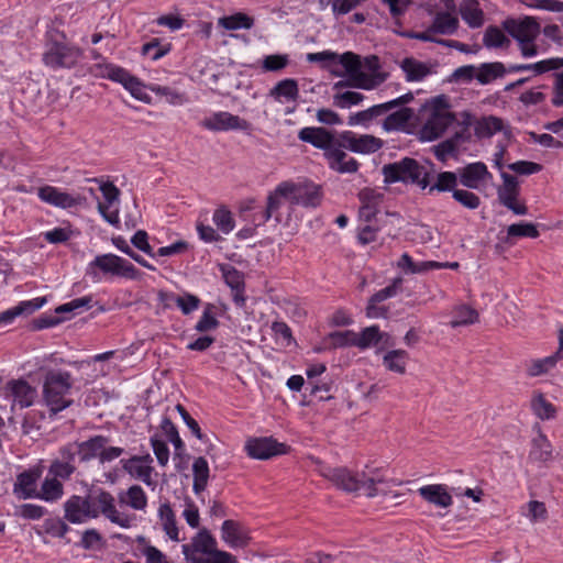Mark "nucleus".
<instances>
[{
	"label": "nucleus",
	"instance_id": "nucleus-1",
	"mask_svg": "<svg viewBox=\"0 0 563 563\" xmlns=\"http://www.w3.org/2000/svg\"><path fill=\"white\" fill-rule=\"evenodd\" d=\"M102 515L111 523L130 529L135 516L120 511L114 496L104 489H98L93 496L71 495L64 503V518L73 525H82Z\"/></svg>",
	"mask_w": 563,
	"mask_h": 563
},
{
	"label": "nucleus",
	"instance_id": "nucleus-2",
	"mask_svg": "<svg viewBox=\"0 0 563 563\" xmlns=\"http://www.w3.org/2000/svg\"><path fill=\"white\" fill-rule=\"evenodd\" d=\"M298 139L312 146L322 150L329 167L341 174L356 173L358 163L340 148V135L338 137L324 128L307 126L298 132Z\"/></svg>",
	"mask_w": 563,
	"mask_h": 563
},
{
	"label": "nucleus",
	"instance_id": "nucleus-3",
	"mask_svg": "<svg viewBox=\"0 0 563 563\" xmlns=\"http://www.w3.org/2000/svg\"><path fill=\"white\" fill-rule=\"evenodd\" d=\"M323 475L336 487L366 497H375L384 493L378 486L386 483L380 470L369 466H366V470L361 474L353 473L346 467H335L329 468Z\"/></svg>",
	"mask_w": 563,
	"mask_h": 563
},
{
	"label": "nucleus",
	"instance_id": "nucleus-4",
	"mask_svg": "<svg viewBox=\"0 0 563 563\" xmlns=\"http://www.w3.org/2000/svg\"><path fill=\"white\" fill-rule=\"evenodd\" d=\"M73 383L71 374L66 371L51 369L45 374L43 399L52 413L56 415L71 406L69 395Z\"/></svg>",
	"mask_w": 563,
	"mask_h": 563
},
{
	"label": "nucleus",
	"instance_id": "nucleus-5",
	"mask_svg": "<svg viewBox=\"0 0 563 563\" xmlns=\"http://www.w3.org/2000/svg\"><path fill=\"white\" fill-rule=\"evenodd\" d=\"M382 173L386 184H411L419 186L421 189H426L430 185V172L411 157L384 165Z\"/></svg>",
	"mask_w": 563,
	"mask_h": 563
},
{
	"label": "nucleus",
	"instance_id": "nucleus-6",
	"mask_svg": "<svg viewBox=\"0 0 563 563\" xmlns=\"http://www.w3.org/2000/svg\"><path fill=\"white\" fill-rule=\"evenodd\" d=\"M98 271L104 275L128 279H139L141 276L139 269L131 262L112 253L98 255L88 264L87 275L91 276L93 280L100 279Z\"/></svg>",
	"mask_w": 563,
	"mask_h": 563
},
{
	"label": "nucleus",
	"instance_id": "nucleus-7",
	"mask_svg": "<svg viewBox=\"0 0 563 563\" xmlns=\"http://www.w3.org/2000/svg\"><path fill=\"white\" fill-rule=\"evenodd\" d=\"M504 27L518 42L523 57L538 54L534 41L540 33V24L534 18L508 19L504 22Z\"/></svg>",
	"mask_w": 563,
	"mask_h": 563
},
{
	"label": "nucleus",
	"instance_id": "nucleus-8",
	"mask_svg": "<svg viewBox=\"0 0 563 563\" xmlns=\"http://www.w3.org/2000/svg\"><path fill=\"white\" fill-rule=\"evenodd\" d=\"M336 60L345 68L350 81L340 80L335 82L333 86L334 90H340L346 86L372 90L384 82V77L375 76L369 78L368 76L363 75L362 60L358 55L352 52H345L339 55Z\"/></svg>",
	"mask_w": 563,
	"mask_h": 563
},
{
	"label": "nucleus",
	"instance_id": "nucleus-9",
	"mask_svg": "<svg viewBox=\"0 0 563 563\" xmlns=\"http://www.w3.org/2000/svg\"><path fill=\"white\" fill-rule=\"evenodd\" d=\"M278 192L283 194L291 205L305 208L318 207L323 196L321 186L309 180L282 181L278 185Z\"/></svg>",
	"mask_w": 563,
	"mask_h": 563
},
{
	"label": "nucleus",
	"instance_id": "nucleus-10",
	"mask_svg": "<svg viewBox=\"0 0 563 563\" xmlns=\"http://www.w3.org/2000/svg\"><path fill=\"white\" fill-rule=\"evenodd\" d=\"M455 121V115L449 110V104L443 96L437 97L433 108L420 130L423 141H434L442 136L450 125Z\"/></svg>",
	"mask_w": 563,
	"mask_h": 563
},
{
	"label": "nucleus",
	"instance_id": "nucleus-11",
	"mask_svg": "<svg viewBox=\"0 0 563 563\" xmlns=\"http://www.w3.org/2000/svg\"><path fill=\"white\" fill-rule=\"evenodd\" d=\"M82 57V49L66 42L51 41L43 54V63L53 69L73 68Z\"/></svg>",
	"mask_w": 563,
	"mask_h": 563
},
{
	"label": "nucleus",
	"instance_id": "nucleus-12",
	"mask_svg": "<svg viewBox=\"0 0 563 563\" xmlns=\"http://www.w3.org/2000/svg\"><path fill=\"white\" fill-rule=\"evenodd\" d=\"M183 554L189 563H198L213 551H217V541L207 529L200 530L190 543L181 547Z\"/></svg>",
	"mask_w": 563,
	"mask_h": 563
},
{
	"label": "nucleus",
	"instance_id": "nucleus-13",
	"mask_svg": "<svg viewBox=\"0 0 563 563\" xmlns=\"http://www.w3.org/2000/svg\"><path fill=\"white\" fill-rule=\"evenodd\" d=\"M501 178L504 184L497 189L498 201L515 214H527V206L518 201L520 189L517 178L507 173H501Z\"/></svg>",
	"mask_w": 563,
	"mask_h": 563
},
{
	"label": "nucleus",
	"instance_id": "nucleus-14",
	"mask_svg": "<svg viewBox=\"0 0 563 563\" xmlns=\"http://www.w3.org/2000/svg\"><path fill=\"white\" fill-rule=\"evenodd\" d=\"M383 141L374 135H356L352 131H343L340 134V148H346L354 153L371 154L383 147Z\"/></svg>",
	"mask_w": 563,
	"mask_h": 563
},
{
	"label": "nucleus",
	"instance_id": "nucleus-15",
	"mask_svg": "<svg viewBox=\"0 0 563 563\" xmlns=\"http://www.w3.org/2000/svg\"><path fill=\"white\" fill-rule=\"evenodd\" d=\"M201 126L213 132L241 130L245 131L250 128V123L227 111H219L212 113L210 117L201 121Z\"/></svg>",
	"mask_w": 563,
	"mask_h": 563
},
{
	"label": "nucleus",
	"instance_id": "nucleus-16",
	"mask_svg": "<svg viewBox=\"0 0 563 563\" xmlns=\"http://www.w3.org/2000/svg\"><path fill=\"white\" fill-rule=\"evenodd\" d=\"M245 450L253 459L267 460L275 455L285 454L287 452V445L277 442L272 437H264L247 440Z\"/></svg>",
	"mask_w": 563,
	"mask_h": 563
},
{
	"label": "nucleus",
	"instance_id": "nucleus-17",
	"mask_svg": "<svg viewBox=\"0 0 563 563\" xmlns=\"http://www.w3.org/2000/svg\"><path fill=\"white\" fill-rule=\"evenodd\" d=\"M37 196L43 202L62 209L73 208L85 201V198L79 195L74 196L49 185L40 187Z\"/></svg>",
	"mask_w": 563,
	"mask_h": 563
},
{
	"label": "nucleus",
	"instance_id": "nucleus-18",
	"mask_svg": "<svg viewBox=\"0 0 563 563\" xmlns=\"http://www.w3.org/2000/svg\"><path fill=\"white\" fill-rule=\"evenodd\" d=\"M459 181L466 188L478 189L493 178L487 166L482 162L470 163L457 170Z\"/></svg>",
	"mask_w": 563,
	"mask_h": 563
},
{
	"label": "nucleus",
	"instance_id": "nucleus-19",
	"mask_svg": "<svg viewBox=\"0 0 563 563\" xmlns=\"http://www.w3.org/2000/svg\"><path fill=\"white\" fill-rule=\"evenodd\" d=\"M361 207L358 218L361 221L369 223L379 211L384 201V194L372 188H364L358 194Z\"/></svg>",
	"mask_w": 563,
	"mask_h": 563
},
{
	"label": "nucleus",
	"instance_id": "nucleus-20",
	"mask_svg": "<svg viewBox=\"0 0 563 563\" xmlns=\"http://www.w3.org/2000/svg\"><path fill=\"white\" fill-rule=\"evenodd\" d=\"M122 467L132 477L142 481L143 483L152 484V472L153 467L151 463L153 459L150 454L143 456H132L129 460H122Z\"/></svg>",
	"mask_w": 563,
	"mask_h": 563
},
{
	"label": "nucleus",
	"instance_id": "nucleus-21",
	"mask_svg": "<svg viewBox=\"0 0 563 563\" xmlns=\"http://www.w3.org/2000/svg\"><path fill=\"white\" fill-rule=\"evenodd\" d=\"M8 396L13 398V404L21 408L30 407L36 398V389L23 379L11 380L7 384Z\"/></svg>",
	"mask_w": 563,
	"mask_h": 563
},
{
	"label": "nucleus",
	"instance_id": "nucleus-22",
	"mask_svg": "<svg viewBox=\"0 0 563 563\" xmlns=\"http://www.w3.org/2000/svg\"><path fill=\"white\" fill-rule=\"evenodd\" d=\"M537 430V435L531 440L528 457L533 463L545 464L553 460V446L539 426Z\"/></svg>",
	"mask_w": 563,
	"mask_h": 563
},
{
	"label": "nucleus",
	"instance_id": "nucleus-23",
	"mask_svg": "<svg viewBox=\"0 0 563 563\" xmlns=\"http://www.w3.org/2000/svg\"><path fill=\"white\" fill-rule=\"evenodd\" d=\"M45 298H34L21 301L18 306L0 312V327L11 324L20 316H29L38 310L45 303Z\"/></svg>",
	"mask_w": 563,
	"mask_h": 563
},
{
	"label": "nucleus",
	"instance_id": "nucleus-24",
	"mask_svg": "<svg viewBox=\"0 0 563 563\" xmlns=\"http://www.w3.org/2000/svg\"><path fill=\"white\" fill-rule=\"evenodd\" d=\"M221 538L231 548H244L250 541L247 531L234 520H225L222 523Z\"/></svg>",
	"mask_w": 563,
	"mask_h": 563
},
{
	"label": "nucleus",
	"instance_id": "nucleus-25",
	"mask_svg": "<svg viewBox=\"0 0 563 563\" xmlns=\"http://www.w3.org/2000/svg\"><path fill=\"white\" fill-rule=\"evenodd\" d=\"M109 443V438L96 434L82 442H76L79 451V461L82 463L98 459L100 461L101 449Z\"/></svg>",
	"mask_w": 563,
	"mask_h": 563
},
{
	"label": "nucleus",
	"instance_id": "nucleus-26",
	"mask_svg": "<svg viewBox=\"0 0 563 563\" xmlns=\"http://www.w3.org/2000/svg\"><path fill=\"white\" fill-rule=\"evenodd\" d=\"M418 492L426 501L437 507L448 508L453 503V498L446 487L441 484L426 485L420 487Z\"/></svg>",
	"mask_w": 563,
	"mask_h": 563
},
{
	"label": "nucleus",
	"instance_id": "nucleus-27",
	"mask_svg": "<svg viewBox=\"0 0 563 563\" xmlns=\"http://www.w3.org/2000/svg\"><path fill=\"white\" fill-rule=\"evenodd\" d=\"M396 266L405 274L415 275L424 274L432 269H441L442 265L437 261L415 262L408 253H404L397 261Z\"/></svg>",
	"mask_w": 563,
	"mask_h": 563
},
{
	"label": "nucleus",
	"instance_id": "nucleus-28",
	"mask_svg": "<svg viewBox=\"0 0 563 563\" xmlns=\"http://www.w3.org/2000/svg\"><path fill=\"white\" fill-rule=\"evenodd\" d=\"M400 68L405 73L407 81H421L431 74L429 64L413 57L404 58L400 63Z\"/></svg>",
	"mask_w": 563,
	"mask_h": 563
},
{
	"label": "nucleus",
	"instance_id": "nucleus-29",
	"mask_svg": "<svg viewBox=\"0 0 563 563\" xmlns=\"http://www.w3.org/2000/svg\"><path fill=\"white\" fill-rule=\"evenodd\" d=\"M460 14L471 27H479L484 23V13L476 0H463L460 4Z\"/></svg>",
	"mask_w": 563,
	"mask_h": 563
},
{
	"label": "nucleus",
	"instance_id": "nucleus-30",
	"mask_svg": "<svg viewBox=\"0 0 563 563\" xmlns=\"http://www.w3.org/2000/svg\"><path fill=\"white\" fill-rule=\"evenodd\" d=\"M158 518L165 533L173 541H179V531L177 527L176 517L169 503L161 504L158 508Z\"/></svg>",
	"mask_w": 563,
	"mask_h": 563
},
{
	"label": "nucleus",
	"instance_id": "nucleus-31",
	"mask_svg": "<svg viewBox=\"0 0 563 563\" xmlns=\"http://www.w3.org/2000/svg\"><path fill=\"white\" fill-rule=\"evenodd\" d=\"M36 475L32 472H23L18 475L13 492L20 499L36 497Z\"/></svg>",
	"mask_w": 563,
	"mask_h": 563
},
{
	"label": "nucleus",
	"instance_id": "nucleus-32",
	"mask_svg": "<svg viewBox=\"0 0 563 563\" xmlns=\"http://www.w3.org/2000/svg\"><path fill=\"white\" fill-rule=\"evenodd\" d=\"M119 501L134 510H144L147 506V496L139 485H132L126 492L119 494Z\"/></svg>",
	"mask_w": 563,
	"mask_h": 563
},
{
	"label": "nucleus",
	"instance_id": "nucleus-33",
	"mask_svg": "<svg viewBox=\"0 0 563 563\" xmlns=\"http://www.w3.org/2000/svg\"><path fill=\"white\" fill-rule=\"evenodd\" d=\"M209 464L202 456L197 457L192 463L194 483L192 490L196 495H200L208 485Z\"/></svg>",
	"mask_w": 563,
	"mask_h": 563
},
{
	"label": "nucleus",
	"instance_id": "nucleus-34",
	"mask_svg": "<svg viewBox=\"0 0 563 563\" xmlns=\"http://www.w3.org/2000/svg\"><path fill=\"white\" fill-rule=\"evenodd\" d=\"M476 79L482 85H487L493 80L504 77L508 71L500 62L483 63L476 67Z\"/></svg>",
	"mask_w": 563,
	"mask_h": 563
},
{
	"label": "nucleus",
	"instance_id": "nucleus-35",
	"mask_svg": "<svg viewBox=\"0 0 563 563\" xmlns=\"http://www.w3.org/2000/svg\"><path fill=\"white\" fill-rule=\"evenodd\" d=\"M459 20L450 12H438L431 24V31L441 35H452L457 31Z\"/></svg>",
	"mask_w": 563,
	"mask_h": 563
},
{
	"label": "nucleus",
	"instance_id": "nucleus-36",
	"mask_svg": "<svg viewBox=\"0 0 563 563\" xmlns=\"http://www.w3.org/2000/svg\"><path fill=\"white\" fill-rule=\"evenodd\" d=\"M269 95L277 100L285 98L287 101H296L299 96L298 84L291 78L283 79L271 89Z\"/></svg>",
	"mask_w": 563,
	"mask_h": 563
},
{
	"label": "nucleus",
	"instance_id": "nucleus-37",
	"mask_svg": "<svg viewBox=\"0 0 563 563\" xmlns=\"http://www.w3.org/2000/svg\"><path fill=\"white\" fill-rule=\"evenodd\" d=\"M412 115L413 111L410 108H401L385 118L383 129L387 132L402 130Z\"/></svg>",
	"mask_w": 563,
	"mask_h": 563
},
{
	"label": "nucleus",
	"instance_id": "nucleus-38",
	"mask_svg": "<svg viewBox=\"0 0 563 563\" xmlns=\"http://www.w3.org/2000/svg\"><path fill=\"white\" fill-rule=\"evenodd\" d=\"M64 494V486L58 481V478L52 476L46 477L41 486L40 493L36 494V497L43 499L45 501H56L62 498Z\"/></svg>",
	"mask_w": 563,
	"mask_h": 563
},
{
	"label": "nucleus",
	"instance_id": "nucleus-39",
	"mask_svg": "<svg viewBox=\"0 0 563 563\" xmlns=\"http://www.w3.org/2000/svg\"><path fill=\"white\" fill-rule=\"evenodd\" d=\"M504 128L501 119L489 115L482 118L475 126V133L478 137H490Z\"/></svg>",
	"mask_w": 563,
	"mask_h": 563
},
{
	"label": "nucleus",
	"instance_id": "nucleus-40",
	"mask_svg": "<svg viewBox=\"0 0 563 563\" xmlns=\"http://www.w3.org/2000/svg\"><path fill=\"white\" fill-rule=\"evenodd\" d=\"M408 354L404 350H393L387 352L383 357L385 367L391 372L404 374L406 372V363Z\"/></svg>",
	"mask_w": 563,
	"mask_h": 563
},
{
	"label": "nucleus",
	"instance_id": "nucleus-41",
	"mask_svg": "<svg viewBox=\"0 0 563 563\" xmlns=\"http://www.w3.org/2000/svg\"><path fill=\"white\" fill-rule=\"evenodd\" d=\"M219 25L225 30L234 31L240 29H251L254 24V19L245 13L238 12L235 14L220 18Z\"/></svg>",
	"mask_w": 563,
	"mask_h": 563
},
{
	"label": "nucleus",
	"instance_id": "nucleus-42",
	"mask_svg": "<svg viewBox=\"0 0 563 563\" xmlns=\"http://www.w3.org/2000/svg\"><path fill=\"white\" fill-rule=\"evenodd\" d=\"M478 320V312L467 305L457 306L454 309V317L450 321L451 328L473 324Z\"/></svg>",
	"mask_w": 563,
	"mask_h": 563
},
{
	"label": "nucleus",
	"instance_id": "nucleus-43",
	"mask_svg": "<svg viewBox=\"0 0 563 563\" xmlns=\"http://www.w3.org/2000/svg\"><path fill=\"white\" fill-rule=\"evenodd\" d=\"M459 181V175L454 172H441L438 174L437 179L433 185L429 187V194L433 191H452L456 189V185Z\"/></svg>",
	"mask_w": 563,
	"mask_h": 563
},
{
	"label": "nucleus",
	"instance_id": "nucleus-44",
	"mask_svg": "<svg viewBox=\"0 0 563 563\" xmlns=\"http://www.w3.org/2000/svg\"><path fill=\"white\" fill-rule=\"evenodd\" d=\"M563 358L556 352L553 355L544 358L533 360L527 367V374L531 377L540 376L545 374L555 366L559 360Z\"/></svg>",
	"mask_w": 563,
	"mask_h": 563
},
{
	"label": "nucleus",
	"instance_id": "nucleus-45",
	"mask_svg": "<svg viewBox=\"0 0 563 563\" xmlns=\"http://www.w3.org/2000/svg\"><path fill=\"white\" fill-rule=\"evenodd\" d=\"M100 190L106 199V203L99 202L98 210L99 212L110 222L113 223L117 221V216L112 219L111 217L106 216V210L111 206L115 200L119 199L120 190L112 183H102L100 185Z\"/></svg>",
	"mask_w": 563,
	"mask_h": 563
},
{
	"label": "nucleus",
	"instance_id": "nucleus-46",
	"mask_svg": "<svg viewBox=\"0 0 563 563\" xmlns=\"http://www.w3.org/2000/svg\"><path fill=\"white\" fill-rule=\"evenodd\" d=\"M531 409L541 420H549L555 416L554 406L542 394H537L532 397Z\"/></svg>",
	"mask_w": 563,
	"mask_h": 563
},
{
	"label": "nucleus",
	"instance_id": "nucleus-47",
	"mask_svg": "<svg viewBox=\"0 0 563 563\" xmlns=\"http://www.w3.org/2000/svg\"><path fill=\"white\" fill-rule=\"evenodd\" d=\"M382 339L379 328L377 325H371L363 329L360 333H356L355 346L365 350L373 345H376Z\"/></svg>",
	"mask_w": 563,
	"mask_h": 563
},
{
	"label": "nucleus",
	"instance_id": "nucleus-48",
	"mask_svg": "<svg viewBox=\"0 0 563 563\" xmlns=\"http://www.w3.org/2000/svg\"><path fill=\"white\" fill-rule=\"evenodd\" d=\"M380 2L388 7L389 15L395 26H402V16L409 9L410 0H380Z\"/></svg>",
	"mask_w": 563,
	"mask_h": 563
},
{
	"label": "nucleus",
	"instance_id": "nucleus-49",
	"mask_svg": "<svg viewBox=\"0 0 563 563\" xmlns=\"http://www.w3.org/2000/svg\"><path fill=\"white\" fill-rule=\"evenodd\" d=\"M540 235L538 227L530 222H519L510 224L507 228V239L511 238H530L537 239Z\"/></svg>",
	"mask_w": 563,
	"mask_h": 563
},
{
	"label": "nucleus",
	"instance_id": "nucleus-50",
	"mask_svg": "<svg viewBox=\"0 0 563 563\" xmlns=\"http://www.w3.org/2000/svg\"><path fill=\"white\" fill-rule=\"evenodd\" d=\"M219 327V321L214 313V306L211 303H208L198 320V322L195 325V330L200 333H206L211 330H216Z\"/></svg>",
	"mask_w": 563,
	"mask_h": 563
},
{
	"label": "nucleus",
	"instance_id": "nucleus-51",
	"mask_svg": "<svg viewBox=\"0 0 563 563\" xmlns=\"http://www.w3.org/2000/svg\"><path fill=\"white\" fill-rule=\"evenodd\" d=\"M212 220L217 225L218 230H220L224 234H229L235 225L233 216L230 210L225 207H220L214 210Z\"/></svg>",
	"mask_w": 563,
	"mask_h": 563
},
{
	"label": "nucleus",
	"instance_id": "nucleus-52",
	"mask_svg": "<svg viewBox=\"0 0 563 563\" xmlns=\"http://www.w3.org/2000/svg\"><path fill=\"white\" fill-rule=\"evenodd\" d=\"M150 89L157 96L165 97L166 101L174 106H180L187 101V97L185 93L166 86L151 85Z\"/></svg>",
	"mask_w": 563,
	"mask_h": 563
},
{
	"label": "nucleus",
	"instance_id": "nucleus-53",
	"mask_svg": "<svg viewBox=\"0 0 563 563\" xmlns=\"http://www.w3.org/2000/svg\"><path fill=\"white\" fill-rule=\"evenodd\" d=\"M365 99V96L356 91H338L333 96V104L341 109H346L352 106L361 103Z\"/></svg>",
	"mask_w": 563,
	"mask_h": 563
},
{
	"label": "nucleus",
	"instance_id": "nucleus-54",
	"mask_svg": "<svg viewBox=\"0 0 563 563\" xmlns=\"http://www.w3.org/2000/svg\"><path fill=\"white\" fill-rule=\"evenodd\" d=\"M285 198L283 194L278 192V186L267 197L266 208L261 212V222H267L273 216L277 213L282 206V199Z\"/></svg>",
	"mask_w": 563,
	"mask_h": 563
},
{
	"label": "nucleus",
	"instance_id": "nucleus-55",
	"mask_svg": "<svg viewBox=\"0 0 563 563\" xmlns=\"http://www.w3.org/2000/svg\"><path fill=\"white\" fill-rule=\"evenodd\" d=\"M42 529L54 538H64L69 531L68 525L60 518H47L43 521Z\"/></svg>",
	"mask_w": 563,
	"mask_h": 563
},
{
	"label": "nucleus",
	"instance_id": "nucleus-56",
	"mask_svg": "<svg viewBox=\"0 0 563 563\" xmlns=\"http://www.w3.org/2000/svg\"><path fill=\"white\" fill-rule=\"evenodd\" d=\"M112 243L114 244V246L120 250L121 252H123L124 254H126L128 256H130L133 261H135L137 264H140L141 266L150 269V271H156V267L153 266L152 264H150L146 260H144L140 254L135 253L131 247L130 245L128 244V242L119 236V238H113L112 239Z\"/></svg>",
	"mask_w": 563,
	"mask_h": 563
},
{
	"label": "nucleus",
	"instance_id": "nucleus-57",
	"mask_svg": "<svg viewBox=\"0 0 563 563\" xmlns=\"http://www.w3.org/2000/svg\"><path fill=\"white\" fill-rule=\"evenodd\" d=\"M76 471V465L66 463L56 457L49 465L48 474L63 481L69 479Z\"/></svg>",
	"mask_w": 563,
	"mask_h": 563
},
{
	"label": "nucleus",
	"instance_id": "nucleus-58",
	"mask_svg": "<svg viewBox=\"0 0 563 563\" xmlns=\"http://www.w3.org/2000/svg\"><path fill=\"white\" fill-rule=\"evenodd\" d=\"M551 59H543L534 64H514L508 67L509 73H519L526 70H532L536 75H541L551 71Z\"/></svg>",
	"mask_w": 563,
	"mask_h": 563
},
{
	"label": "nucleus",
	"instance_id": "nucleus-59",
	"mask_svg": "<svg viewBox=\"0 0 563 563\" xmlns=\"http://www.w3.org/2000/svg\"><path fill=\"white\" fill-rule=\"evenodd\" d=\"M404 279L401 277H396L393 282L386 286L385 288L375 292L371 298L374 302H382L386 299L395 297L402 287Z\"/></svg>",
	"mask_w": 563,
	"mask_h": 563
},
{
	"label": "nucleus",
	"instance_id": "nucleus-60",
	"mask_svg": "<svg viewBox=\"0 0 563 563\" xmlns=\"http://www.w3.org/2000/svg\"><path fill=\"white\" fill-rule=\"evenodd\" d=\"M103 77L111 79L112 81L121 84L123 87L126 86L128 81L133 77L128 70L122 67L109 64L104 66Z\"/></svg>",
	"mask_w": 563,
	"mask_h": 563
},
{
	"label": "nucleus",
	"instance_id": "nucleus-61",
	"mask_svg": "<svg viewBox=\"0 0 563 563\" xmlns=\"http://www.w3.org/2000/svg\"><path fill=\"white\" fill-rule=\"evenodd\" d=\"M483 42L486 47L496 48L501 47L505 43H509V40L506 37L501 30L496 26H489L485 31Z\"/></svg>",
	"mask_w": 563,
	"mask_h": 563
},
{
	"label": "nucleus",
	"instance_id": "nucleus-62",
	"mask_svg": "<svg viewBox=\"0 0 563 563\" xmlns=\"http://www.w3.org/2000/svg\"><path fill=\"white\" fill-rule=\"evenodd\" d=\"M289 64V58L287 55L283 54H273L264 57L262 62V68L265 71H279L287 67Z\"/></svg>",
	"mask_w": 563,
	"mask_h": 563
},
{
	"label": "nucleus",
	"instance_id": "nucleus-63",
	"mask_svg": "<svg viewBox=\"0 0 563 563\" xmlns=\"http://www.w3.org/2000/svg\"><path fill=\"white\" fill-rule=\"evenodd\" d=\"M453 198L467 209H476L481 205V199L477 195L466 189L453 190Z\"/></svg>",
	"mask_w": 563,
	"mask_h": 563
},
{
	"label": "nucleus",
	"instance_id": "nucleus-64",
	"mask_svg": "<svg viewBox=\"0 0 563 563\" xmlns=\"http://www.w3.org/2000/svg\"><path fill=\"white\" fill-rule=\"evenodd\" d=\"M334 347L355 346L356 332L352 330L335 331L330 334Z\"/></svg>",
	"mask_w": 563,
	"mask_h": 563
}]
</instances>
